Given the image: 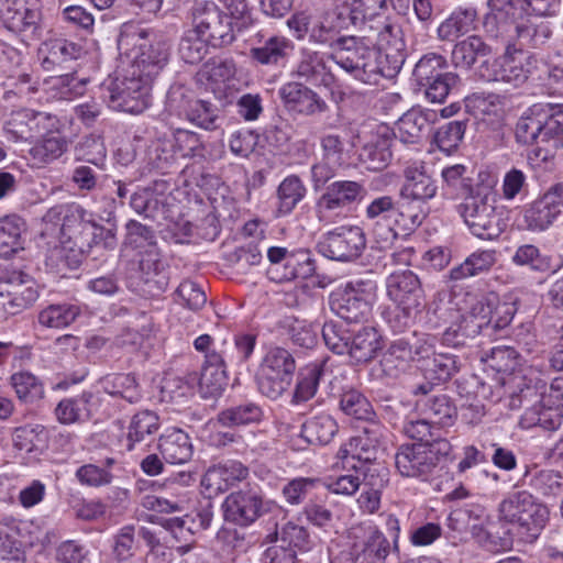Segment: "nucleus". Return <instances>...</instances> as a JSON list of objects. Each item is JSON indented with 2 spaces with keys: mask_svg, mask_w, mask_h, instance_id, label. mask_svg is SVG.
<instances>
[{
  "mask_svg": "<svg viewBox=\"0 0 563 563\" xmlns=\"http://www.w3.org/2000/svg\"><path fill=\"white\" fill-rule=\"evenodd\" d=\"M130 46H133L131 56V74L146 77L152 82L167 62V47L162 42H152L147 38L144 30L132 32H122L118 38L120 51L128 53Z\"/></svg>",
  "mask_w": 563,
  "mask_h": 563,
  "instance_id": "7",
  "label": "nucleus"
},
{
  "mask_svg": "<svg viewBox=\"0 0 563 563\" xmlns=\"http://www.w3.org/2000/svg\"><path fill=\"white\" fill-rule=\"evenodd\" d=\"M465 106L476 118H500L503 112L501 99L495 93H474L466 98Z\"/></svg>",
  "mask_w": 563,
  "mask_h": 563,
  "instance_id": "57",
  "label": "nucleus"
},
{
  "mask_svg": "<svg viewBox=\"0 0 563 563\" xmlns=\"http://www.w3.org/2000/svg\"><path fill=\"white\" fill-rule=\"evenodd\" d=\"M318 246L328 258L350 262L361 256L366 246V239L360 227L342 225L328 232Z\"/></svg>",
  "mask_w": 563,
  "mask_h": 563,
  "instance_id": "13",
  "label": "nucleus"
},
{
  "mask_svg": "<svg viewBox=\"0 0 563 563\" xmlns=\"http://www.w3.org/2000/svg\"><path fill=\"white\" fill-rule=\"evenodd\" d=\"M323 372L324 365L322 363H312L305 366L299 372L292 402L300 404L310 400L317 393Z\"/></svg>",
  "mask_w": 563,
  "mask_h": 563,
  "instance_id": "46",
  "label": "nucleus"
},
{
  "mask_svg": "<svg viewBox=\"0 0 563 563\" xmlns=\"http://www.w3.org/2000/svg\"><path fill=\"white\" fill-rule=\"evenodd\" d=\"M159 429V417L152 410L136 412L130 421L126 432V448L132 451L136 444L152 440Z\"/></svg>",
  "mask_w": 563,
  "mask_h": 563,
  "instance_id": "35",
  "label": "nucleus"
},
{
  "mask_svg": "<svg viewBox=\"0 0 563 563\" xmlns=\"http://www.w3.org/2000/svg\"><path fill=\"white\" fill-rule=\"evenodd\" d=\"M59 119L48 112L23 109L15 112L7 123L8 132L16 139L29 140L62 129Z\"/></svg>",
  "mask_w": 563,
  "mask_h": 563,
  "instance_id": "20",
  "label": "nucleus"
},
{
  "mask_svg": "<svg viewBox=\"0 0 563 563\" xmlns=\"http://www.w3.org/2000/svg\"><path fill=\"white\" fill-rule=\"evenodd\" d=\"M101 385L107 394L119 396L131 404L141 398L139 385L132 374L107 375L101 379Z\"/></svg>",
  "mask_w": 563,
  "mask_h": 563,
  "instance_id": "49",
  "label": "nucleus"
},
{
  "mask_svg": "<svg viewBox=\"0 0 563 563\" xmlns=\"http://www.w3.org/2000/svg\"><path fill=\"white\" fill-rule=\"evenodd\" d=\"M295 371L296 361L288 350L279 346L271 347L264 355L256 374L260 393L267 398L278 399L291 385Z\"/></svg>",
  "mask_w": 563,
  "mask_h": 563,
  "instance_id": "9",
  "label": "nucleus"
},
{
  "mask_svg": "<svg viewBox=\"0 0 563 563\" xmlns=\"http://www.w3.org/2000/svg\"><path fill=\"white\" fill-rule=\"evenodd\" d=\"M125 231L123 245L126 249L142 254L144 251L157 246L155 232L151 227L142 224L136 220H130L125 224Z\"/></svg>",
  "mask_w": 563,
  "mask_h": 563,
  "instance_id": "54",
  "label": "nucleus"
},
{
  "mask_svg": "<svg viewBox=\"0 0 563 563\" xmlns=\"http://www.w3.org/2000/svg\"><path fill=\"white\" fill-rule=\"evenodd\" d=\"M24 222L21 218L12 216L0 220V257L8 258L22 250L21 233Z\"/></svg>",
  "mask_w": 563,
  "mask_h": 563,
  "instance_id": "45",
  "label": "nucleus"
},
{
  "mask_svg": "<svg viewBox=\"0 0 563 563\" xmlns=\"http://www.w3.org/2000/svg\"><path fill=\"white\" fill-rule=\"evenodd\" d=\"M426 450L423 443L401 445L395 455L398 472L405 477L428 476L433 467Z\"/></svg>",
  "mask_w": 563,
  "mask_h": 563,
  "instance_id": "28",
  "label": "nucleus"
},
{
  "mask_svg": "<svg viewBox=\"0 0 563 563\" xmlns=\"http://www.w3.org/2000/svg\"><path fill=\"white\" fill-rule=\"evenodd\" d=\"M67 147L66 137L57 130L42 135V139L31 147L30 155L34 161L46 164L59 158Z\"/></svg>",
  "mask_w": 563,
  "mask_h": 563,
  "instance_id": "42",
  "label": "nucleus"
},
{
  "mask_svg": "<svg viewBox=\"0 0 563 563\" xmlns=\"http://www.w3.org/2000/svg\"><path fill=\"white\" fill-rule=\"evenodd\" d=\"M376 286L373 283V295L364 288L363 283H349L336 295L331 303L332 310L346 322H358L371 313V299L375 297Z\"/></svg>",
  "mask_w": 563,
  "mask_h": 563,
  "instance_id": "17",
  "label": "nucleus"
},
{
  "mask_svg": "<svg viewBox=\"0 0 563 563\" xmlns=\"http://www.w3.org/2000/svg\"><path fill=\"white\" fill-rule=\"evenodd\" d=\"M322 338L333 353L342 355L347 353L352 335L344 322L328 321L322 327Z\"/></svg>",
  "mask_w": 563,
  "mask_h": 563,
  "instance_id": "58",
  "label": "nucleus"
},
{
  "mask_svg": "<svg viewBox=\"0 0 563 563\" xmlns=\"http://www.w3.org/2000/svg\"><path fill=\"white\" fill-rule=\"evenodd\" d=\"M95 407V395L91 391H82L77 396L62 399L55 408V416L63 424L82 422L91 418Z\"/></svg>",
  "mask_w": 563,
  "mask_h": 563,
  "instance_id": "31",
  "label": "nucleus"
},
{
  "mask_svg": "<svg viewBox=\"0 0 563 563\" xmlns=\"http://www.w3.org/2000/svg\"><path fill=\"white\" fill-rule=\"evenodd\" d=\"M495 203L496 195L492 187L477 185L470 189L459 206V213L473 235L482 240H495L504 232L506 223Z\"/></svg>",
  "mask_w": 563,
  "mask_h": 563,
  "instance_id": "3",
  "label": "nucleus"
},
{
  "mask_svg": "<svg viewBox=\"0 0 563 563\" xmlns=\"http://www.w3.org/2000/svg\"><path fill=\"white\" fill-rule=\"evenodd\" d=\"M352 19L350 12L341 10L338 5L334 10L325 12L319 19L312 21L309 41L334 51L341 38L347 36L341 33L350 27Z\"/></svg>",
  "mask_w": 563,
  "mask_h": 563,
  "instance_id": "22",
  "label": "nucleus"
},
{
  "mask_svg": "<svg viewBox=\"0 0 563 563\" xmlns=\"http://www.w3.org/2000/svg\"><path fill=\"white\" fill-rule=\"evenodd\" d=\"M465 131V121H451L437 129L433 140L442 152L449 154L459 147L464 137Z\"/></svg>",
  "mask_w": 563,
  "mask_h": 563,
  "instance_id": "60",
  "label": "nucleus"
},
{
  "mask_svg": "<svg viewBox=\"0 0 563 563\" xmlns=\"http://www.w3.org/2000/svg\"><path fill=\"white\" fill-rule=\"evenodd\" d=\"M410 357L411 351L405 342L391 344L379 362L383 375L397 378L406 371Z\"/></svg>",
  "mask_w": 563,
  "mask_h": 563,
  "instance_id": "51",
  "label": "nucleus"
},
{
  "mask_svg": "<svg viewBox=\"0 0 563 563\" xmlns=\"http://www.w3.org/2000/svg\"><path fill=\"white\" fill-rule=\"evenodd\" d=\"M492 308L484 300H477L471 310L462 314L442 334V342L452 347L464 346L468 340L476 338L483 329L488 328Z\"/></svg>",
  "mask_w": 563,
  "mask_h": 563,
  "instance_id": "14",
  "label": "nucleus"
},
{
  "mask_svg": "<svg viewBox=\"0 0 563 563\" xmlns=\"http://www.w3.org/2000/svg\"><path fill=\"white\" fill-rule=\"evenodd\" d=\"M151 84L146 77L132 75L129 70L128 75L102 85V98L113 110L139 114L150 106Z\"/></svg>",
  "mask_w": 563,
  "mask_h": 563,
  "instance_id": "8",
  "label": "nucleus"
},
{
  "mask_svg": "<svg viewBox=\"0 0 563 563\" xmlns=\"http://www.w3.org/2000/svg\"><path fill=\"white\" fill-rule=\"evenodd\" d=\"M512 391L509 395V408H525L520 424L529 429L540 427L548 431L556 430L563 420V399L551 400V386L534 369L519 372L510 379Z\"/></svg>",
  "mask_w": 563,
  "mask_h": 563,
  "instance_id": "1",
  "label": "nucleus"
},
{
  "mask_svg": "<svg viewBox=\"0 0 563 563\" xmlns=\"http://www.w3.org/2000/svg\"><path fill=\"white\" fill-rule=\"evenodd\" d=\"M158 450L165 461L170 464H184L192 455L190 438L180 429H173L161 435Z\"/></svg>",
  "mask_w": 563,
  "mask_h": 563,
  "instance_id": "32",
  "label": "nucleus"
},
{
  "mask_svg": "<svg viewBox=\"0 0 563 563\" xmlns=\"http://www.w3.org/2000/svg\"><path fill=\"white\" fill-rule=\"evenodd\" d=\"M228 386L224 358L220 352L212 351L205 357L199 378V390L203 398L220 397Z\"/></svg>",
  "mask_w": 563,
  "mask_h": 563,
  "instance_id": "27",
  "label": "nucleus"
},
{
  "mask_svg": "<svg viewBox=\"0 0 563 563\" xmlns=\"http://www.w3.org/2000/svg\"><path fill=\"white\" fill-rule=\"evenodd\" d=\"M249 470L241 462L229 461L208 468L202 478V484L213 493H223L231 486L245 479Z\"/></svg>",
  "mask_w": 563,
  "mask_h": 563,
  "instance_id": "29",
  "label": "nucleus"
},
{
  "mask_svg": "<svg viewBox=\"0 0 563 563\" xmlns=\"http://www.w3.org/2000/svg\"><path fill=\"white\" fill-rule=\"evenodd\" d=\"M390 551L389 541L377 529L371 531L363 543L356 561L360 563H384Z\"/></svg>",
  "mask_w": 563,
  "mask_h": 563,
  "instance_id": "56",
  "label": "nucleus"
},
{
  "mask_svg": "<svg viewBox=\"0 0 563 563\" xmlns=\"http://www.w3.org/2000/svg\"><path fill=\"white\" fill-rule=\"evenodd\" d=\"M285 273L276 278L278 282L292 280L296 278L307 279L316 272V261L309 250H297L287 257V264H284Z\"/></svg>",
  "mask_w": 563,
  "mask_h": 563,
  "instance_id": "47",
  "label": "nucleus"
},
{
  "mask_svg": "<svg viewBox=\"0 0 563 563\" xmlns=\"http://www.w3.org/2000/svg\"><path fill=\"white\" fill-rule=\"evenodd\" d=\"M261 417V408L253 402H246L222 410L218 415V421L224 427H239L257 422Z\"/></svg>",
  "mask_w": 563,
  "mask_h": 563,
  "instance_id": "55",
  "label": "nucleus"
},
{
  "mask_svg": "<svg viewBox=\"0 0 563 563\" xmlns=\"http://www.w3.org/2000/svg\"><path fill=\"white\" fill-rule=\"evenodd\" d=\"M429 128V120L420 111L406 112L396 123L394 135L404 144H417Z\"/></svg>",
  "mask_w": 563,
  "mask_h": 563,
  "instance_id": "39",
  "label": "nucleus"
},
{
  "mask_svg": "<svg viewBox=\"0 0 563 563\" xmlns=\"http://www.w3.org/2000/svg\"><path fill=\"white\" fill-rule=\"evenodd\" d=\"M340 408L345 415L364 421H369L375 415L367 398L356 389H349L342 393Z\"/></svg>",
  "mask_w": 563,
  "mask_h": 563,
  "instance_id": "59",
  "label": "nucleus"
},
{
  "mask_svg": "<svg viewBox=\"0 0 563 563\" xmlns=\"http://www.w3.org/2000/svg\"><path fill=\"white\" fill-rule=\"evenodd\" d=\"M1 284L13 294L16 301L25 309L38 297L35 283L31 276L22 272H13L8 280Z\"/></svg>",
  "mask_w": 563,
  "mask_h": 563,
  "instance_id": "53",
  "label": "nucleus"
},
{
  "mask_svg": "<svg viewBox=\"0 0 563 563\" xmlns=\"http://www.w3.org/2000/svg\"><path fill=\"white\" fill-rule=\"evenodd\" d=\"M324 68V62L318 52L302 48L300 51V59L291 75L305 81H313Z\"/></svg>",
  "mask_w": 563,
  "mask_h": 563,
  "instance_id": "61",
  "label": "nucleus"
},
{
  "mask_svg": "<svg viewBox=\"0 0 563 563\" xmlns=\"http://www.w3.org/2000/svg\"><path fill=\"white\" fill-rule=\"evenodd\" d=\"M446 69V58L437 53L424 54L416 63L412 78L417 86L423 89L428 101L443 103L450 92L460 85V76Z\"/></svg>",
  "mask_w": 563,
  "mask_h": 563,
  "instance_id": "6",
  "label": "nucleus"
},
{
  "mask_svg": "<svg viewBox=\"0 0 563 563\" xmlns=\"http://www.w3.org/2000/svg\"><path fill=\"white\" fill-rule=\"evenodd\" d=\"M498 519L514 526L526 540L532 541L538 538L548 519V509L537 503L530 493L512 492L500 501Z\"/></svg>",
  "mask_w": 563,
  "mask_h": 563,
  "instance_id": "4",
  "label": "nucleus"
},
{
  "mask_svg": "<svg viewBox=\"0 0 563 563\" xmlns=\"http://www.w3.org/2000/svg\"><path fill=\"white\" fill-rule=\"evenodd\" d=\"M400 29L391 23H383L378 32L379 44L384 42L388 47L382 51L378 48V56L376 57L377 69L374 71V84L376 85L380 77L394 78L401 69L405 63V55L402 53L404 43L399 38Z\"/></svg>",
  "mask_w": 563,
  "mask_h": 563,
  "instance_id": "15",
  "label": "nucleus"
},
{
  "mask_svg": "<svg viewBox=\"0 0 563 563\" xmlns=\"http://www.w3.org/2000/svg\"><path fill=\"white\" fill-rule=\"evenodd\" d=\"M416 406L434 424L452 426L457 415L455 405L445 394L421 398Z\"/></svg>",
  "mask_w": 563,
  "mask_h": 563,
  "instance_id": "34",
  "label": "nucleus"
},
{
  "mask_svg": "<svg viewBox=\"0 0 563 563\" xmlns=\"http://www.w3.org/2000/svg\"><path fill=\"white\" fill-rule=\"evenodd\" d=\"M272 503L264 500L257 487H245L228 495L222 504L228 522L247 527L271 510Z\"/></svg>",
  "mask_w": 563,
  "mask_h": 563,
  "instance_id": "12",
  "label": "nucleus"
},
{
  "mask_svg": "<svg viewBox=\"0 0 563 563\" xmlns=\"http://www.w3.org/2000/svg\"><path fill=\"white\" fill-rule=\"evenodd\" d=\"M523 53L509 47L506 53L493 59H484L478 67L479 76L487 81H504L519 86L528 78V70L523 67Z\"/></svg>",
  "mask_w": 563,
  "mask_h": 563,
  "instance_id": "16",
  "label": "nucleus"
},
{
  "mask_svg": "<svg viewBox=\"0 0 563 563\" xmlns=\"http://www.w3.org/2000/svg\"><path fill=\"white\" fill-rule=\"evenodd\" d=\"M80 314V308L70 303L49 305L38 312L40 325L48 329H62L71 324Z\"/></svg>",
  "mask_w": 563,
  "mask_h": 563,
  "instance_id": "44",
  "label": "nucleus"
},
{
  "mask_svg": "<svg viewBox=\"0 0 563 563\" xmlns=\"http://www.w3.org/2000/svg\"><path fill=\"white\" fill-rule=\"evenodd\" d=\"M377 56L378 48L369 37L347 35L341 38L339 46L332 51L330 59L354 80L373 85Z\"/></svg>",
  "mask_w": 563,
  "mask_h": 563,
  "instance_id": "5",
  "label": "nucleus"
},
{
  "mask_svg": "<svg viewBox=\"0 0 563 563\" xmlns=\"http://www.w3.org/2000/svg\"><path fill=\"white\" fill-rule=\"evenodd\" d=\"M339 426L329 413H319L308 419L301 428L302 438L310 444L325 445L338 433Z\"/></svg>",
  "mask_w": 563,
  "mask_h": 563,
  "instance_id": "38",
  "label": "nucleus"
},
{
  "mask_svg": "<svg viewBox=\"0 0 563 563\" xmlns=\"http://www.w3.org/2000/svg\"><path fill=\"white\" fill-rule=\"evenodd\" d=\"M47 441V433L41 424H26L13 432V444L20 451L27 453L41 452Z\"/></svg>",
  "mask_w": 563,
  "mask_h": 563,
  "instance_id": "52",
  "label": "nucleus"
},
{
  "mask_svg": "<svg viewBox=\"0 0 563 563\" xmlns=\"http://www.w3.org/2000/svg\"><path fill=\"white\" fill-rule=\"evenodd\" d=\"M256 43L250 49V57L263 66H279L294 51V43L282 35L265 38L262 31L255 33Z\"/></svg>",
  "mask_w": 563,
  "mask_h": 563,
  "instance_id": "25",
  "label": "nucleus"
},
{
  "mask_svg": "<svg viewBox=\"0 0 563 563\" xmlns=\"http://www.w3.org/2000/svg\"><path fill=\"white\" fill-rule=\"evenodd\" d=\"M40 18L38 10L26 8L20 0H0V21L14 33L34 37Z\"/></svg>",
  "mask_w": 563,
  "mask_h": 563,
  "instance_id": "23",
  "label": "nucleus"
},
{
  "mask_svg": "<svg viewBox=\"0 0 563 563\" xmlns=\"http://www.w3.org/2000/svg\"><path fill=\"white\" fill-rule=\"evenodd\" d=\"M278 95L288 111L303 117H316L329 109L327 101L318 92L301 82L284 84Z\"/></svg>",
  "mask_w": 563,
  "mask_h": 563,
  "instance_id": "18",
  "label": "nucleus"
},
{
  "mask_svg": "<svg viewBox=\"0 0 563 563\" xmlns=\"http://www.w3.org/2000/svg\"><path fill=\"white\" fill-rule=\"evenodd\" d=\"M496 261V251H476L470 254L463 263L454 266L449 273V278L454 282H460L468 277L485 274L489 272V269L495 265Z\"/></svg>",
  "mask_w": 563,
  "mask_h": 563,
  "instance_id": "36",
  "label": "nucleus"
},
{
  "mask_svg": "<svg viewBox=\"0 0 563 563\" xmlns=\"http://www.w3.org/2000/svg\"><path fill=\"white\" fill-rule=\"evenodd\" d=\"M365 188L361 183L353 180H336L331 183L317 202L318 212L341 210L363 198Z\"/></svg>",
  "mask_w": 563,
  "mask_h": 563,
  "instance_id": "26",
  "label": "nucleus"
},
{
  "mask_svg": "<svg viewBox=\"0 0 563 563\" xmlns=\"http://www.w3.org/2000/svg\"><path fill=\"white\" fill-rule=\"evenodd\" d=\"M423 208L407 200H394L391 196L374 198L365 210L372 222V233L380 247L390 245L400 234L415 231L424 220Z\"/></svg>",
  "mask_w": 563,
  "mask_h": 563,
  "instance_id": "2",
  "label": "nucleus"
},
{
  "mask_svg": "<svg viewBox=\"0 0 563 563\" xmlns=\"http://www.w3.org/2000/svg\"><path fill=\"white\" fill-rule=\"evenodd\" d=\"M306 194L307 188L298 176H287L277 188L279 212L290 213L305 198Z\"/></svg>",
  "mask_w": 563,
  "mask_h": 563,
  "instance_id": "50",
  "label": "nucleus"
},
{
  "mask_svg": "<svg viewBox=\"0 0 563 563\" xmlns=\"http://www.w3.org/2000/svg\"><path fill=\"white\" fill-rule=\"evenodd\" d=\"M104 234L112 236L110 230H106L103 227L98 225L90 220L81 223L79 228L66 238L79 250V254L76 255L73 262L68 265L71 268L78 267L82 255L88 253L95 244H98L99 241L103 239Z\"/></svg>",
  "mask_w": 563,
  "mask_h": 563,
  "instance_id": "37",
  "label": "nucleus"
},
{
  "mask_svg": "<svg viewBox=\"0 0 563 563\" xmlns=\"http://www.w3.org/2000/svg\"><path fill=\"white\" fill-rule=\"evenodd\" d=\"M429 349L417 350L416 354L421 361V371L426 379L434 380L439 384L448 382L457 371L459 364L454 355L446 353L429 354Z\"/></svg>",
  "mask_w": 563,
  "mask_h": 563,
  "instance_id": "30",
  "label": "nucleus"
},
{
  "mask_svg": "<svg viewBox=\"0 0 563 563\" xmlns=\"http://www.w3.org/2000/svg\"><path fill=\"white\" fill-rule=\"evenodd\" d=\"M380 350L377 331L372 327L361 329L351 339L347 354L357 363H366Z\"/></svg>",
  "mask_w": 563,
  "mask_h": 563,
  "instance_id": "41",
  "label": "nucleus"
},
{
  "mask_svg": "<svg viewBox=\"0 0 563 563\" xmlns=\"http://www.w3.org/2000/svg\"><path fill=\"white\" fill-rule=\"evenodd\" d=\"M511 263L519 267H526L533 272H543L549 267V262L533 244L519 245L512 256Z\"/></svg>",
  "mask_w": 563,
  "mask_h": 563,
  "instance_id": "62",
  "label": "nucleus"
},
{
  "mask_svg": "<svg viewBox=\"0 0 563 563\" xmlns=\"http://www.w3.org/2000/svg\"><path fill=\"white\" fill-rule=\"evenodd\" d=\"M166 107L170 113L186 118L200 129L212 131L219 128V108L209 101L196 99L184 85L176 84L169 88Z\"/></svg>",
  "mask_w": 563,
  "mask_h": 563,
  "instance_id": "10",
  "label": "nucleus"
},
{
  "mask_svg": "<svg viewBox=\"0 0 563 563\" xmlns=\"http://www.w3.org/2000/svg\"><path fill=\"white\" fill-rule=\"evenodd\" d=\"M387 296L406 314L421 306L423 289L419 277L411 271L391 273L386 279Z\"/></svg>",
  "mask_w": 563,
  "mask_h": 563,
  "instance_id": "19",
  "label": "nucleus"
},
{
  "mask_svg": "<svg viewBox=\"0 0 563 563\" xmlns=\"http://www.w3.org/2000/svg\"><path fill=\"white\" fill-rule=\"evenodd\" d=\"M47 55L43 59L46 69L49 66L62 65L64 63L79 58L84 54L82 47L66 38H54L45 43Z\"/></svg>",
  "mask_w": 563,
  "mask_h": 563,
  "instance_id": "48",
  "label": "nucleus"
},
{
  "mask_svg": "<svg viewBox=\"0 0 563 563\" xmlns=\"http://www.w3.org/2000/svg\"><path fill=\"white\" fill-rule=\"evenodd\" d=\"M558 217L559 214L540 199L536 200L525 212L527 228L534 232L545 231Z\"/></svg>",
  "mask_w": 563,
  "mask_h": 563,
  "instance_id": "64",
  "label": "nucleus"
},
{
  "mask_svg": "<svg viewBox=\"0 0 563 563\" xmlns=\"http://www.w3.org/2000/svg\"><path fill=\"white\" fill-rule=\"evenodd\" d=\"M492 47L481 36L471 35L457 42L451 53V63L455 68L471 69L478 58L488 57Z\"/></svg>",
  "mask_w": 563,
  "mask_h": 563,
  "instance_id": "33",
  "label": "nucleus"
},
{
  "mask_svg": "<svg viewBox=\"0 0 563 563\" xmlns=\"http://www.w3.org/2000/svg\"><path fill=\"white\" fill-rule=\"evenodd\" d=\"M192 30L213 47L230 45L235 38L231 19L212 1L195 3Z\"/></svg>",
  "mask_w": 563,
  "mask_h": 563,
  "instance_id": "11",
  "label": "nucleus"
},
{
  "mask_svg": "<svg viewBox=\"0 0 563 563\" xmlns=\"http://www.w3.org/2000/svg\"><path fill=\"white\" fill-rule=\"evenodd\" d=\"M382 437V426L372 420L367 421V424L363 427L361 434L352 438L349 442L353 456L365 461H369L372 459L375 460V451Z\"/></svg>",
  "mask_w": 563,
  "mask_h": 563,
  "instance_id": "40",
  "label": "nucleus"
},
{
  "mask_svg": "<svg viewBox=\"0 0 563 563\" xmlns=\"http://www.w3.org/2000/svg\"><path fill=\"white\" fill-rule=\"evenodd\" d=\"M476 19L474 9H457L451 13L438 27V36L441 41H454L470 32Z\"/></svg>",
  "mask_w": 563,
  "mask_h": 563,
  "instance_id": "43",
  "label": "nucleus"
},
{
  "mask_svg": "<svg viewBox=\"0 0 563 563\" xmlns=\"http://www.w3.org/2000/svg\"><path fill=\"white\" fill-rule=\"evenodd\" d=\"M209 42L191 29L179 43V55L187 64H197L203 59L208 52Z\"/></svg>",
  "mask_w": 563,
  "mask_h": 563,
  "instance_id": "63",
  "label": "nucleus"
},
{
  "mask_svg": "<svg viewBox=\"0 0 563 563\" xmlns=\"http://www.w3.org/2000/svg\"><path fill=\"white\" fill-rule=\"evenodd\" d=\"M405 183L400 188V198L415 202L422 208L438 191L437 181L426 173L423 163L407 166L404 170Z\"/></svg>",
  "mask_w": 563,
  "mask_h": 563,
  "instance_id": "24",
  "label": "nucleus"
},
{
  "mask_svg": "<svg viewBox=\"0 0 563 563\" xmlns=\"http://www.w3.org/2000/svg\"><path fill=\"white\" fill-rule=\"evenodd\" d=\"M526 0H488L490 12L484 20V29L492 37H504L512 25L527 15Z\"/></svg>",
  "mask_w": 563,
  "mask_h": 563,
  "instance_id": "21",
  "label": "nucleus"
}]
</instances>
